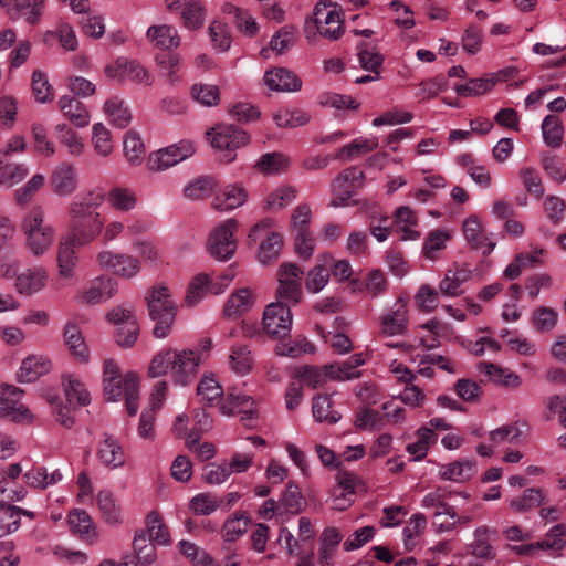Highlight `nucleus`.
Returning <instances> with one entry per match:
<instances>
[{
  "instance_id": "f257e3e1",
  "label": "nucleus",
  "mask_w": 566,
  "mask_h": 566,
  "mask_svg": "<svg viewBox=\"0 0 566 566\" xmlns=\"http://www.w3.org/2000/svg\"><path fill=\"white\" fill-rule=\"evenodd\" d=\"M197 395L201 402L208 406L217 401L221 415L231 417L242 415V419H252L255 413L254 400L235 389L229 390L223 396L221 385L212 376H203L198 386Z\"/></svg>"
},
{
  "instance_id": "f03ea898",
  "label": "nucleus",
  "mask_w": 566,
  "mask_h": 566,
  "mask_svg": "<svg viewBox=\"0 0 566 566\" xmlns=\"http://www.w3.org/2000/svg\"><path fill=\"white\" fill-rule=\"evenodd\" d=\"M20 231L24 238V249L33 258L46 255L56 238L55 227L46 217L45 209L33 206L21 218Z\"/></svg>"
},
{
  "instance_id": "7ed1b4c3",
  "label": "nucleus",
  "mask_w": 566,
  "mask_h": 566,
  "mask_svg": "<svg viewBox=\"0 0 566 566\" xmlns=\"http://www.w3.org/2000/svg\"><path fill=\"white\" fill-rule=\"evenodd\" d=\"M95 229L83 231L80 224L69 222L67 232L61 237L56 249V265L59 275L65 280L75 276V269L78 264L77 247H85L93 242Z\"/></svg>"
},
{
  "instance_id": "20e7f679",
  "label": "nucleus",
  "mask_w": 566,
  "mask_h": 566,
  "mask_svg": "<svg viewBox=\"0 0 566 566\" xmlns=\"http://www.w3.org/2000/svg\"><path fill=\"white\" fill-rule=\"evenodd\" d=\"M146 300L149 317L155 322L153 335L159 339L167 337L171 331L177 311L170 290L164 285L155 286Z\"/></svg>"
},
{
  "instance_id": "39448f33",
  "label": "nucleus",
  "mask_w": 566,
  "mask_h": 566,
  "mask_svg": "<svg viewBox=\"0 0 566 566\" xmlns=\"http://www.w3.org/2000/svg\"><path fill=\"white\" fill-rule=\"evenodd\" d=\"M305 31L311 38L319 34L331 41L344 34V21L340 12L326 0L316 3L313 18L306 22Z\"/></svg>"
},
{
  "instance_id": "423d86ee",
  "label": "nucleus",
  "mask_w": 566,
  "mask_h": 566,
  "mask_svg": "<svg viewBox=\"0 0 566 566\" xmlns=\"http://www.w3.org/2000/svg\"><path fill=\"white\" fill-rule=\"evenodd\" d=\"M274 228L275 220L266 217L255 223L249 233V237L254 241L262 234L265 235L260 242L258 250V260L262 264H269L275 261L282 251L284 244L283 235L275 231Z\"/></svg>"
},
{
  "instance_id": "0eeeda50",
  "label": "nucleus",
  "mask_w": 566,
  "mask_h": 566,
  "mask_svg": "<svg viewBox=\"0 0 566 566\" xmlns=\"http://www.w3.org/2000/svg\"><path fill=\"white\" fill-rule=\"evenodd\" d=\"M211 146L220 153V158L231 163L235 158V149L247 145L245 132L231 125H218L207 132Z\"/></svg>"
},
{
  "instance_id": "6e6552de",
  "label": "nucleus",
  "mask_w": 566,
  "mask_h": 566,
  "mask_svg": "<svg viewBox=\"0 0 566 566\" xmlns=\"http://www.w3.org/2000/svg\"><path fill=\"white\" fill-rule=\"evenodd\" d=\"M96 263L102 270L111 271L114 275L124 279L135 277L142 269L138 258L106 249L97 252Z\"/></svg>"
},
{
  "instance_id": "1a4fd4ad",
  "label": "nucleus",
  "mask_w": 566,
  "mask_h": 566,
  "mask_svg": "<svg viewBox=\"0 0 566 566\" xmlns=\"http://www.w3.org/2000/svg\"><path fill=\"white\" fill-rule=\"evenodd\" d=\"M105 75L119 84L132 81L137 84L150 86L154 82L151 74L139 62L118 57L105 66Z\"/></svg>"
},
{
  "instance_id": "9d476101",
  "label": "nucleus",
  "mask_w": 566,
  "mask_h": 566,
  "mask_svg": "<svg viewBox=\"0 0 566 566\" xmlns=\"http://www.w3.org/2000/svg\"><path fill=\"white\" fill-rule=\"evenodd\" d=\"M238 223L234 219H228L218 227H216L208 239V251L218 260H229L233 256L237 250V240L234 239V231Z\"/></svg>"
},
{
  "instance_id": "9b49d317",
  "label": "nucleus",
  "mask_w": 566,
  "mask_h": 566,
  "mask_svg": "<svg viewBox=\"0 0 566 566\" xmlns=\"http://www.w3.org/2000/svg\"><path fill=\"white\" fill-rule=\"evenodd\" d=\"M302 275L303 271L296 264H281L277 271L276 300L286 304H297L302 300Z\"/></svg>"
},
{
  "instance_id": "f8f14e48",
  "label": "nucleus",
  "mask_w": 566,
  "mask_h": 566,
  "mask_svg": "<svg viewBox=\"0 0 566 566\" xmlns=\"http://www.w3.org/2000/svg\"><path fill=\"white\" fill-rule=\"evenodd\" d=\"M293 324V315L289 304L281 301L268 304L263 311V331L273 337L286 336Z\"/></svg>"
},
{
  "instance_id": "ddd939ff",
  "label": "nucleus",
  "mask_w": 566,
  "mask_h": 566,
  "mask_svg": "<svg viewBox=\"0 0 566 566\" xmlns=\"http://www.w3.org/2000/svg\"><path fill=\"white\" fill-rule=\"evenodd\" d=\"M193 153L195 146L192 142L181 140L178 144L170 145L150 154L147 163L148 168L153 171L166 170L191 157Z\"/></svg>"
},
{
  "instance_id": "4468645a",
  "label": "nucleus",
  "mask_w": 566,
  "mask_h": 566,
  "mask_svg": "<svg viewBox=\"0 0 566 566\" xmlns=\"http://www.w3.org/2000/svg\"><path fill=\"white\" fill-rule=\"evenodd\" d=\"M22 394V390L14 386L0 385V416L8 417L14 422H32L33 415L21 403Z\"/></svg>"
},
{
  "instance_id": "2eb2a0df",
  "label": "nucleus",
  "mask_w": 566,
  "mask_h": 566,
  "mask_svg": "<svg viewBox=\"0 0 566 566\" xmlns=\"http://www.w3.org/2000/svg\"><path fill=\"white\" fill-rule=\"evenodd\" d=\"M49 280V273L42 265L33 264L19 271L13 281L14 291L21 295L31 297L42 292Z\"/></svg>"
},
{
  "instance_id": "dca6fc26",
  "label": "nucleus",
  "mask_w": 566,
  "mask_h": 566,
  "mask_svg": "<svg viewBox=\"0 0 566 566\" xmlns=\"http://www.w3.org/2000/svg\"><path fill=\"white\" fill-rule=\"evenodd\" d=\"M364 174L356 167L346 168L332 182L333 207L346 206L360 186Z\"/></svg>"
},
{
  "instance_id": "f3484780",
  "label": "nucleus",
  "mask_w": 566,
  "mask_h": 566,
  "mask_svg": "<svg viewBox=\"0 0 566 566\" xmlns=\"http://www.w3.org/2000/svg\"><path fill=\"white\" fill-rule=\"evenodd\" d=\"M458 496L464 501L470 497L465 492H453L448 488H437L423 496L421 506L427 510H433V522H439L443 515L449 517L455 516V505L449 504L448 500Z\"/></svg>"
},
{
  "instance_id": "a211bd4d",
  "label": "nucleus",
  "mask_w": 566,
  "mask_h": 566,
  "mask_svg": "<svg viewBox=\"0 0 566 566\" xmlns=\"http://www.w3.org/2000/svg\"><path fill=\"white\" fill-rule=\"evenodd\" d=\"M117 282L109 276H98L84 286L76 295V301L81 304L96 305L107 302L117 293Z\"/></svg>"
},
{
  "instance_id": "6ab92c4d",
  "label": "nucleus",
  "mask_w": 566,
  "mask_h": 566,
  "mask_svg": "<svg viewBox=\"0 0 566 566\" xmlns=\"http://www.w3.org/2000/svg\"><path fill=\"white\" fill-rule=\"evenodd\" d=\"M104 200L106 193L99 189L90 190L82 198L74 199L69 207L70 223L83 226L91 220L92 214H101L92 209L99 207Z\"/></svg>"
},
{
  "instance_id": "aec40b11",
  "label": "nucleus",
  "mask_w": 566,
  "mask_h": 566,
  "mask_svg": "<svg viewBox=\"0 0 566 566\" xmlns=\"http://www.w3.org/2000/svg\"><path fill=\"white\" fill-rule=\"evenodd\" d=\"M462 231L468 245L472 250L481 251L489 255L496 247V242L485 233L479 216L471 214L462 223Z\"/></svg>"
},
{
  "instance_id": "412c9836",
  "label": "nucleus",
  "mask_w": 566,
  "mask_h": 566,
  "mask_svg": "<svg viewBox=\"0 0 566 566\" xmlns=\"http://www.w3.org/2000/svg\"><path fill=\"white\" fill-rule=\"evenodd\" d=\"M408 322L407 301L403 297H399L395 304L381 315L380 333L388 337L403 335L407 331Z\"/></svg>"
},
{
  "instance_id": "4be33fe9",
  "label": "nucleus",
  "mask_w": 566,
  "mask_h": 566,
  "mask_svg": "<svg viewBox=\"0 0 566 566\" xmlns=\"http://www.w3.org/2000/svg\"><path fill=\"white\" fill-rule=\"evenodd\" d=\"M201 357L196 350H175L172 365V379L176 384L186 386L193 380L200 365Z\"/></svg>"
},
{
  "instance_id": "5701e85b",
  "label": "nucleus",
  "mask_w": 566,
  "mask_h": 566,
  "mask_svg": "<svg viewBox=\"0 0 566 566\" xmlns=\"http://www.w3.org/2000/svg\"><path fill=\"white\" fill-rule=\"evenodd\" d=\"M358 479L349 472H338L336 484L331 492V507L335 511H344L354 502V495Z\"/></svg>"
},
{
  "instance_id": "b1692460",
  "label": "nucleus",
  "mask_w": 566,
  "mask_h": 566,
  "mask_svg": "<svg viewBox=\"0 0 566 566\" xmlns=\"http://www.w3.org/2000/svg\"><path fill=\"white\" fill-rule=\"evenodd\" d=\"M52 191L60 197L72 195L78 186V175L73 164L62 161L54 167L50 179Z\"/></svg>"
},
{
  "instance_id": "393cba45",
  "label": "nucleus",
  "mask_w": 566,
  "mask_h": 566,
  "mask_svg": "<svg viewBox=\"0 0 566 566\" xmlns=\"http://www.w3.org/2000/svg\"><path fill=\"white\" fill-rule=\"evenodd\" d=\"M96 457L101 464L109 470L122 468L126 462V454L120 442L107 433L98 443Z\"/></svg>"
},
{
  "instance_id": "a878e982",
  "label": "nucleus",
  "mask_w": 566,
  "mask_h": 566,
  "mask_svg": "<svg viewBox=\"0 0 566 566\" xmlns=\"http://www.w3.org/2000/svg\"><path fill=\"white\" fill-rule=\"evenodd\" d=\"M248 198L249 192L241 184H229L214 196L212 206L219 211H231L242 207Z\"/></svg>"
},
{
  "instance_id": "bb28decb",
  "label": "nucleus",
  "mask_w": 566,
  "mask_h": 566,
  "mask_svg": "<svg viewBox=\"0 0 566 566\" xmlns=\"http://www.w3.org/2000/svg\"><path fill=\"white\" fill-rule=\"evenodd\" d=\"M83 231H86V229H95L96 233L93 237V241H95L99 235H102V240L105 243H109L117 238L120 237V234L124 233L126 229V223L119 219H111L108 221H105L101 214H92L91 220L88 222L83 223L81 226Z\"/></svg>"
},
{
  "instance_id": "cd10ccee",
  "label": "nucleus",
  "mask_w": 566,
  "mask_h": 566,
  "mask_svg": "<svg viewBox=\"0 0 566 566\" xmlns=\"http://www.w3.org/2000/svg\"><path fill=\"white\" fill-rule=\"evenodd\" d=\"M52 369V360L44 355H30L25 357L18 371L19 382L29 384L38 380Z\"/></svg>"
},
{
  "instance_id": "c85d7f7f",
  "label": "nucleus",
  "mask_w": 566,
  "mask_h": 566,
  "mask_svg": "<svg viewBox=\"0 0 566 566\" xmlns=\"http://www.w3.org/2000/svg\"><path fill=\"white\" fill-rule=\"evenodd\" d=\"M263 82L269 90L277 92H297L302 87L301 78L292 71L283 67L266 71Z\"/></svg>"
},
{
  "instance_id": "c756f323",
  "label": "nucleus",
  "mask_w": 566,
  "mask_h": 566,
  "mask_svg": "<svg viewBox=\"0 0 566 566\" xmlns=\"http://www.w3.org/2000/svg\"><path fill=\"white\" fill-rule=\"evenodd\" d=\"M106 201L108 206L122 213L134 211L139 203L136 191L126 186H114L106 192Z\"/></svg>"
},
{
  "instance_id": "7c9ffc66",
  "label": "nucleus",
  "mask_w": 566,
  "mask_h": 566,
  "mask_svg": "<svg viewBox=\"0 0 566 566\" xmlns=\"http://www.w3.org/2000/svg\"><path fill=\"white\" fill-rule=\"evenodd\" d=\"M63 337L71 355L78 363L87 364L91 359V353L80 327L73 323H67L63 328Z\"/></svg>"
},
{
  "instance_id": "2f4dec72",
  "label": "nucleus",
  "mask_w": 566,
  "mask_h": 566,
  "mask_svg": "<svg viewBox=\"0 0 566 566\" xmlns=\"http://www.w3.org/2000/svg\"><path fill=\"white\" fill-rule=\"evenodd\" d=\"M394 219L395 229L400 240L407 241L420 238V232L417 230L418 218L410 207L401 206L397 208Z\"/></svg>"
},
{
  "instance_id": "473e14b6",
  "label": "nucleus",
  "mask_w": 566,
  "mask_h": 566,
  "mask_svg": "<svg viewBox=\"0 0 566 566\" xmlns=\"http://www.w3.org/2000/svg\"><path fill=\"white\" fill-rule=\"evenodd\" d=\"M106 318L109 323L116 325L118 328H128V337L124 340V344L134 345L138 338L139 326L132 308L125 306H116L112 308Z\"/></svg>"
},
{
  "instance_id": "72a5a7b5",
  "label": "nucleus",
  "mask_w": 566,
  "mask_h": 566,
  "mask_svg": "<svg viewBox=\"0 0 566 566\" xmlns=\"http://www.w3.org/2000/svg\"><path fill=\"white\" fill-rule=\"evenodd\" d=\"M147 41L160 50H174L180 45V36L175 27L168 24L151 25L146 32Z\"/></svg>"
},
{
  "instance_id": "f704fd0d",
  "label": "nucleus",
  "mask_w": 566,
  "mask_h": 566,
  "mask_svg": "<svg viewBox=\"0 0 566 566\" xmlns=\"http://www.w3.org/2000/svg\"><path fill=\"white\" fill-rule=\"evenodd\" d=\"M103 111L109 123L117 128H126L133 115L127 102L119 96H111L104 103Z\"/></svg>"
},
{
  "instance_id": "c9c22d12",
  "label": "nucleus",
  "mask_w": 566,
  "mask_h": 566,
  "mask_svg": "<svg viewBox=\"0 0 566 566\" xmlns=\"http://www.w3.org/2000/svg\"><path fill=\"white\" fill-rule=\"evenodd\" d=\"M57 105L73 125L78 128L86 127L90 124V113L82 102L70 95H63L59 98Z\"/></svg>"
},
{
  "instance_id": "e433bc0d",
  "label": "nucleus",
  "mask_w": 566,
  "mask_h": 566,
  "mask_svg": "<svg viewBox=\"0 0 566 566\" xmlns=\"http://www.w3.org/2000/svg\"><path fill=\"white\" fill-rule=\"evenodd\" d=\"M23 479L25 484L30 488L45 490L60 483L63 480V474L60 469H54L49 472L48 468L36 465L28 470L23 474Z\"/></svg>"
},
{
  "instance_id": "4c0bfd02",
  "label": "nucleus",
  "mask_w": 566,
  "mask_h": 566,
  "mask_svg": "<svg viewBox=\"0 0 566 566\" xmlns=\"http://www.w3.org/2000/svg\"><path fill=\"white\" fill-rule=\"evenodd\" d=\"M476 368L480 374L486 376L490 380L497 385L507 388H517L522 384V379L517 374L492 363L480 361L476 365Z\"/></svg>"
},
{
  "instance_id": "58836bf2",
  "label": "nucleus",
  "mask_w": 566,
  "mask_h": 566,
  "mask_svg": "<svg viewBox=\"0 0 566 566\" xmlns=\"http://www.w3.org/2000/svg\"><path fill=\"white\" fill-rule=\"evenodd\" d=\"M229 369L238 376L250 374L254 366V356L248 345L237 344L230 348Z\"/></svg>"
},
{
  "instance_id": "ea45409f",
  "label": "nucleus",
  "mask_w": 566,
  "mask_h": 566,
  "mask_svg": "<svg viewBox=\"0 0 566 566\" xmlns=\"http://www.w3.org/2000/svg\"><path fill=\"white\" fill-rule=\"evenodd\" d=\"M476 472V462L473 459H464L444 464L439 470L442 480L465 482Z\"/></svg>"
},
{
  "instance_id": "a19ab883",
  "label": "nucleus",
  "mask_w": 566,
  "mask_h": 566,
  "mask_svg": "<svg viewBox=\"0 0 566 566\" xmlns=\"http://www.w3.org/2000/svg\"><path fill=\"white\" fill-rule=\"evenodd\" d=\"M62 385L69 402H76L80 406H87L91 402V395L85 384L74 374H64Z\"/></svg>"
},
{
  "instance_id": "79ce46f5",
  "label": "nucleus",
  "mask_w": 566,
  "mask_h": 566,
  "mask_svg": "<svg viewBox=\"0 0 566 566\" xmlns=\"http://www.w3.org/2000/svg\"><path fill=\"white\" fill-rule=\"evenodd\" d=\"M366 359L364 354H355L342 364H331L327 366V371L331 373V379L349 380L358 378L360 373L357 371L359 366L365 364Z\"/></svg>"
},
{
  "instance_id": "37998d69",
  "label": "nucleus",
  "mask_w": 566,
  "mask_h": 566,
  "mask_svg": "<svg viewBox=\"0 0 566 566\" xmlns=\"http://www.w3.org/2000/svg\"><path fill=\"white\" fill-rule=\"evenodd\" d=\"M96 504L104 521L116 525L122 521V509L111 490H101L96 495Z\"/></svg>"
},
{
  "instance_id": "c03bdc74",
  "label": "nucleus",
  "mask_w": 566,
  "mask_h": 566,
  "mask_svg": "<svg viewBox=\"0 0 566 566\" xmlns=\"http://www.w3.org/2000/svg\"><path fill=\"white\" fill-rule=\"evenodd\" d=\"M253 297L248 289L233 292L223 307V314L228 318H237L248 312L253 305Z\"/></svg>"
},
{
  "instance_id": "a18cd8bd",
  "label": "nucleus",
  "mask_w": 566,
  "mask_h": 566,
  "mask_svg": "<svg viewBox=\"0 0 566 566\" xmlns=\"http://www.w3.org/2000/svg\"><path fill=\"white\" fill-rule=\"evenodd\" d=\"M146 536L150 542H155L160 546H168L171 543V537L167 526L165 525L161 516L153 511L146 516Z\"/></svg>"
},
{
  "instance_id": "49530a36",
  "label": "nucleus",
  "mask_w": 566,
  "mask_h": 566,
  "mask_svg": "<svg viewBox=\"0 0 566 566\" xmlns=\"http://www.w3.org/2000/svg\"><path fill=\"white\" fill-rule=\"evenodd\" d=\"M297 189L291 185H282L270 191L264 199L265 210H281L292 203L297 197Z\"/></svg>"
},
{
  "instance_id": "de8ad7c7",
  "label": "nucleus",
  "mask_w": 566,
  "mask_h": 566,
  "mask_svg": "<svg viewBox=\"0 0 566 566\" xmlns=\"http://www.w3.org/2000/svg\"><path fill=\"white\" fill-rule=\"evenodd\" d=\"M67 523L72 532L80 537L91 541L96 537V528L91 516L82 510H73L67 515Z\"/></svg>"
},
{
  "instance_id": "09e8293b",
  "label": "nucleus",
  "mask_w": 566,
  "mask_h": 566,
  "mask_svg": "<svg viewBox=\"0 0 566 566\" xmlns=\"http://www.w3.org/2000/svg\"><path fill=\"white\" fill-rule=\"evenodd\" d=\"M311 119L307 112L300 108H279L273 114V120L281 128H296L306 125Z\"/></svg>"
},
{
  "instance_id": "8fccbe9b",
  "label": "nucleus",
  "mask_w": 566,
  "mask_h": 566,
  "mask_svg": "<svg viewBox=\"0 0 566 566\" xmlns=\"http://www.w3.org/2000/svg\"><path fill=\"white\" fill-rule=\"evenodd\" d=\"M378 138L376 136H371L368 138H356L352 143L340 147L335 154L336 159L349 160L352 158L358 157L361 154L373 151L378 147Z\"/></svg>"
},
{
  "instance_id": "3c124183",
  "label": "nucleus",
  "mask_w": 566,
  "mask_h": 566,
  "mask_svg": "<svg viewBox=\"0 0 566 566\" xmlns=\"http://www.w3.org/2000/svg\"><path fill=\"white\" fill-rule=\"evenodd\" d=\"M451 239V234L447 229H436L428 233L423 245L422 254L426 259L436 261L441 251L447 247V242Z\"/></svg>"
},
{
  "instance_id": "603ef678",
  "label": "nucleus",
  "mask_w": 566,
  "mask_h": 566,
  "mask_svg": "<svg viewBox=\"0 0 566 566\" xmlns=\"http://www.w3.org/2000/svg\"><path fill=\"white\" fill-rule=\"evenodd\" d=\"M491 528L482 525L474 530L473 541L469 545L470 553L483 559H493L495 554L493 546L489 541V534L491 533Z\"/></svg>"
},
{
  "instance_id": "864d4df0",
  "label": "nucleus",
  "mask_w": 566,
  "mask_h": 566,
  "mask_svg": "<svg viewBox=\"0 0 566 566\" xmlns=\"http://www.w3.org/2000/svg\"><path fill=\"white\" fill-rule=\"evenodd\" d=\"M133 547L137 557V566H148L156 560V548L154 543L146 536V531H137L135 533Z\"/></svg>"
},
{
  "instance_id": "5fc2aeb1",
  "label": "nucleus",
  "mask_w": 566,
  "mask_h": 566,
  "mask_svg": "<svg viewBox=\"0 0 566 566\" xmlns=\"http://www.w3.org/2000/svg\"><path fill=\"white\" fill-rule=\"evenodd\" d=\"M54 130L60 144L67 149L71 156L78 157L83 154L84 143L73 128L66 124H57Z\"/></svg>"
},
{
  "instance_id": "6e6d98bb",
  "label": "nucleus",
  "mask_w": 566,
  "mask_h": 566,
  "mask_svg": "<svg viewBox=\"0 0 566 566\" xmlns=\"http://www.w3.org/2000/svg\"><path fill=\"white\" fill-rule=\"evenodd\" d=\"M184 25L189 30H197L202 27L206 12L202 3L197 0L186 1L180 11Z\"/></svg>"
},
{
  "instance_id": "4d7b16f0",
  "label": "nucleus",
  "mask_w": 566,
  "mask_h": 566,
  "mask_svg": "<svg viewBox=\"0 0 566 566\" xmlns=\"http://www.w3.org/2000/svg\"><path fill=\"white\" fill-rule=\"evenodd\" d=\"M545 501V494L542 489H526L521 496L510 501V506L518 513H524L538 507Z\"/></svg>"
},
{
  "instance_id": "13d9d810",
  "label": "nucleus",
  "mask_w": 566,
  "mask_h": 566,
  "mask_svg": "<svg viewBox=\"0 0 566 566\" xmlns=\"http://www.w3.org/2000/svg\"><path fill=\"white\" fill-rule=\"evenodd\" d=\"M331 408L332 400L329 396L319 394L313 398L312 412L316 421L336 423L342 416Z\"/></svg>"
},
{
  "instance_id": "bf43d9fd",
  "label": "nucleus",
  "mask_w": 566,
  "mask_h": 566,
  "mask_svg": "<svg viewBox=\"0 0 566 566\" xmlns=\"http://www.w3.org/2000/svg\"><path fill=\"white\" fill-rule=\"evenodd\" d=\"M190 94L203 107H213L220 102V90L213 84L196 83L191 86Z\"/></svg>"
},
{
  "instance_id": "052dcab7",
  "label": "nucleus",
  "mask_w": 566,
  "mask_h": 566,
  "mask_svg": "<svg viewBox=\"0 0 566 566\" xmlns=\"http://www.w3.org/2000/svg\"><path fill=\"white\" fill-rule=\"evenodd\" d=\"M441 323L438 319H430L417 329L419 346L426 349H434L440 346Z\"/></svg>"
},
{
  "instance_id": "680f3d73",
  "label": "nucleus",
  "mask_w": 566,
  "mask_h": 566,
  "mask_svg": "<svg viewBox=\"0 0 566 566\" xmlns=\"http://www.w3.org/2000/svg\"><path fill=\"white\" fill-rule=\"evenodd\" d=\"M123 144L124 154L127 161L132 166L140 165L146 154L145 146L140 137L135 132L130 130L126 133Z\"/></svg>"
},
{
  "instance_id": "e2e57ef3",
  "label": "nucleus",
  "mask_w": 566,
  "mask_h": 566,
  "mask_svg": "<svg viewBox=\"0 0 566 566\" xmlns=\"http://www.w3.org/2000/svg\"><path fill=\"white\" fill-rule=\"evenodd\" d=\"M174 355L175 350L171 348L158 352L150 360L148 376L157 378L167 374L172 375Z\"/></svg>"
},
{
  "instance_id": "0e129e2a",
  "label": "nucleus",
  "mask_w": 566,
  "mask_h": 566,
  "mask_svg": "<svg viewBox=\"0 0 566 566\" xmlns=\"http://www.w3.org/2000/svg\"><path fill=\"white\" fill-rule=\"evenodd\" d=\"M327 366L322 369L316 367L304 366L295 369L294 377L298 380L297 382L305 384L312 388L322 386L327 378H331V373L327 371Z\"/></svg>"
},
{
  "instance_id": "69168bd1",
  "label": "nucleus",
  "mask_w": 566,
  "mask_h": 566,
  "mask_svg": "<svg viewBox=\"0 0 566 566\" xmlns=\"http://www.w3.org/2000/svg\"><path fill=\"white\" fill-rule=\"evenodd\" d=\"M9 15L14 20L24 19L27 23L34 25L40 21L42 13L31 4L30 0H11Z\"/></svg>"
},
{
  "instance_id": "338daca9",
  "label": "nucleus",
  "mask_w": 566,
  "mask_h": 566,
  "mask_svg": "<svg viewBox=\"0 0 566 566\" xmlns=\"http://www.w3.org/2000/svg\"><path fill=\"white\" fill-rule=\"evenodd\" d=\"M460 160L465 172L475 184L484 188L491 186V174L485 166L478 164L470 155H462Z\"/></svg>"
},
{
  "instance_id": "774afa93",
  "label": "nucleus",
  "mask_w": 566,
  "mask_h": 566,
  "mask_svg": "<svg viewBox=\"0 0 566 566\" xmlns=\"http://www.w3.org/2000/svg\"><path fill=\"white\" fill-rule=\"evenodd\" d=\"M255 167L266 175L279 174L289 167V158L281 153H268L261 156Z\"/></svg>"
}]
</instances>
